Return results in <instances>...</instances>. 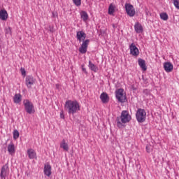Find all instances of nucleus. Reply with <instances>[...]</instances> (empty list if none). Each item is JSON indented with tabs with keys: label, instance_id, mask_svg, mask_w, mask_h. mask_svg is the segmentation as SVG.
<instances>
[{
	"label": "nucleus",
	"instance_id": "f257e3e1",
	"mask_svg": "<svg viewBox=\"0 0 179 179\" xmlns=\"http://www.w3.org/2000/svg\"><path fill=\"white\" fill-rule=\"evenodd\" d=\"M76 38L79 41V43H82L80 47L78 49L79 52L80 54H86L87 52V47H89V43H90V40L86 39V34L83 31H78L76 32Z\"/></svg>",
	"mask_w": 179,
	"mask_h": 179
},
{
	"label": "nucleus",
	"instance_id": "f03ea898",
	"mask_svg": "<svg viewBox=\"0 0 179 179\" xmlns=\"http://www.w3.org/2000/svg\"><path fill=\"white\" fill-rule=\"evenodd\" d=\"M64 108L69 115H74L78 111H80V105L76 100H67L65 102Z\"/></svg>",
	"mask_w": 179,
	"mask_h": 179
},
{
	"label": "nucleus",
	"instance_id": "7ed1b4c3",
	"mask_svg": "<svg viewBox=\"0 0 179 179\" xmlns=\"http://www.w3.org/2000/svg\"><path fill=\"white\" fill-rule=\"evenodd\" d=\"M131 117L129 115V113L127 110L122 111L121 115H120V117L117 118V127L118 128H122L124 127V124H127V122H129L131 121Z\"/></svg>",
	"mask_w": 179,
	"mask_h": 179
},
{
	"label": "nucleus",
	"instance_id": "20e7f679",
	"mask_svg": "<svg viewBox=\"0 0 179 179\" xmlns=\"http://www.w3.org/2000/svg\"><path fill=\"white\" fill-rule=\"evenodd\" d=\"M24 110L27 114H34L36 110L34 109V104L29 99H24L23 101Z\"/></svg>",
	"mask_w": 179,
	"mask_h": 179
},
{
	"label": "nucleus",
	"instance_id": "39448f33",
	"mask_svg": "<svg viewBox=\"0 0 179 179\" xmlns=\"http://www.w3.org/2000/svg\"><path fill=\"white\" fill-rule=\"evenodd\" d=\"M136 118L138 122H145L146 120V111L144 109L138 108L136 113Z\"/></svg>",
	"mask_w": 179,
	"mask_h": 179
},
{
	"label": "nucleus",
	"instance_id": "423d86ee",
	"mask_svg": "<svg viewBox=\"0 0 179 179\" xmlns=\"http://www.w3.org/2000/svg\"><path fill=\"white\" fill-rule=\"evenodd\" d=\"M126 13L130 17H134V15L136 13L135 8L134 6L131 3H126L124 5Z\"/></svg>",
	"mask_w": 179,
	"mask_h": 179
},
{
	"label": "nucleus",
	"instance_id": "0eeeda50",
	"mask_svg": "<svg viewBox=\"0 0 179 179\" xmlns=\"http://www.w3.org/2000/svg\"><path fill=\"white\" fill-rule=\"evenodd\" d=\"M116 99L120 103H125V100H127V97L124 95V90L119 89L116 91Z\"/></svg>",
	"mask_w": 179,
	"mask_h": 179
},
{
	"label": "nucleus",
	"instance_id": "6e6552de",
	"mask_svg": "<svg viewBox=\"0 0 179 179\" xmlns=\"http://www.w3.org/2000/svg\"><path fill=\"white\" fill-rule=\"evenodd\" d=\"M8 176H9V166L6 164L1 167L0 178L1 179H5Z\"/></svg>",
	"mask_w": 179,
	"mask_h": 179
},
{
	"label": "nucleus",
	"instance_id": "1a4fd4ad",
	"mask_svg": "<svg viewBox=\"0 0 179 179\" xmlns=\"http://www.w3.org/2000/svg\"><path fill=\"white\" fill-rule=\"evenodd\" d=\"M130 55L133 57H138L139 55V49L135 45V43H132L129 45Z\"/></svg>",
	"mask_w": 179,
	"mask_h": 179
},
{
	"label": "nucleus",
	"instance_id": "9d476101",
	"mask_svg": "<svg viewBox=\"0 0 179 179\" xmlns=\"http://www.w3.org/2000/svg\"><path fill=\"white\" fill-rule=\"evenodd\" d=\"M36 83V80L32 76H27L25 78V84L28 89H31V86Z\"/></svg>",
	"mask_w": 179,
	"mask_h": 179
},
{
	"label": "nucleus",
	"instance_id": "9b49d317",
	"mask_svg": "<svg viewBox=\"0 0 179 179\" xmlns=\"http://www.w3.org/2000/svg\"><path fill=\"white\" fill-rule=\"evenodd\" d=\"M7 149L9 155L11 156H13V155L16 152V148H15V143H13V142H10V143L8 144Z\"/></svg>",
	"mask_w": 179,
	"mask_h": 179
},
{
	"label": "nucleus",
	"instance_id": "f8f14e48",
	"mask_svg": "<svg viewBox=\"0 0 179 179\" xmlns=\"http://www.w3.org/2000/svg\"><path fill=\"white\" fill-rule=\"evenodd\" d=\"M43 173L45 176H47V177H50L52 174L51 165L49 164H45L43 168Z\"/></svg>",
	"mask_w": 179,
	"mask_h": 179
},
{
	"label": "nucleus",
	"instance_id": "ddd939ff",
	"mask_svg": "<svg viewBox=\"0 0 179 179\" xmlns=\"http://www.w3.org/2000/svg\"><path fill=\"white\" fill-rule=\"evenodd\" d=\"M27 153L28 155L29 159H37V153L36 151H34V150L29 148L27 150Z\"/></svg>",
	"mask_w": 179,
	"mask_h": 179
},
{
	"label": "nucleus",
	"instance_id": "4468645a",
	"mask_svg": "<svg viewBox=\"0 0 179 179\" xmlns=\"http://www.w3.org/2000/svg\"><path fill=\"white\" fill-rule=\"evenodd\" d=\"M174 66H173V64H171L169 62H166L164 64V71H166V72H171L173 69Z\"/></svg>",
	"mask_w": 179,
	"mask_h": 179
},
{
	"label": "nucleus",
	"instance_id": "2eb2a0df",
	"mask_svg": "<svg viewBox=\"0 0 179 179\" xmlns=\"http://www.w3.org/2000/svg\"><path fill=\"white\" fill-rule=\"evenodd\" d=\"M134 30L136 33L139 34V33H142V31H143V27H142V24L139 23V22H137L134 24Z\"/></svg>",
	"mask_w": 179,
	"mask_h": 179
},
{
	"label": "nucleus",
	"instance_id": "dca6fc26",
	"mask_svg": "<svg viewBox=\"0 0 179 179\" xmlns=\"http://www.w3.org/2000/svg\"><path fill=\"white\" fill-rule=\"evenodd\" d=\"M100 99L103 104H106V103H108L110 98L108 97V94L106 92H103L100 95Z\"/></svg>",
	"mask_w": 179,
	"mask_h": 179
},
{
	"label": "nucleus",
	"instance_id": "f3484780",
	"mask_svg": "<svg viewBox=\"0 0 179 179\" xmlns=\"http://www.w3.org/2000/svg\"><path fill=\"white\" fill-rule=\"evenodd\" d=\"M0 19L1 20H6L8 19V11L6 10H0Z\"/></svg>",
	"mask_w": 179,
	"mask_h": 179
},
{
	"label": "nucleus",
	"instance_id": "a211bd4d",
	"mask_svg": "<svg viewBox=\"0 0 179 179\" xmlns=\"http://www.w3.org/2000/svg\"><path fill=\"white\" fill-rule=\"evenodd\" d=\"M138 62L140 68H141L143 71H146V69H148V67H146V62L144 59H138Z\"/></svg>",
	"mask_w": 179,
	"mask_h": 179
},
{
	"label": "nucleus",
	"instance_id": "6ab92c4d",
	"mask_svg": "<svg viewBox=\"0 0 179 179\" xmlns=\"http://www.w3.org/2000/svg\"><path fill=\"white\" fill-rule=\"evenodd\" d=\"M60 148L66 152H68L69 150V145L66 143L65 139H63L62 143H60Z\"/></svg>",
	"mask_w": 179,
	"mask_h": 179
},
{
	"label": "nucleus",
	"instance_id": "aec40b11",
	"mask_svg": "<svg viewBox=\"0 0 179 179\" xmlns=\"http://www.w3.org/2000/svg\"><path fill=\"white\" fill-rule=\"evenodd\" d=\"M22 101V94H15L13 97V102L15 104H19Z\"/></svg>",
	"mask_w": 179,
	"mask_h": 179
},
{
	"label": "nucleus",
	"instance_id": "412c9836",
	"mask_svg": "<svg viewBox=\"0 0 179 179\" xmlns=\"http://www.w3.org/2000/svg\"><path fill=\"white\" fill-rule=\"evenodd\" d=\"M88 67L90 70L93 71V72H97V71H99V67L93 64L92 61H89Z\"/></svg>",
	"mask_w": 179,
	"mask_h": 179
},
{
	"label": "nucleus",
	"instance_id": "4be33fe9",
	"mask_svg": "<svg viewBox=\"0 0 179 179\" xmlns=\"http://www.w3.org/2000/svg\"><path fill=\"white\" fill-rule=\"evenodd\" d=\"M81 19H83V22H86L89 19V15L86 11H82L80 13Z\"/></svg>",
	"mask_w": 179,
	"mask_h": 179
},
{
	"label": "nucleus",
	"instance_id": "5701e85b",
	"mask_svg": "<svg viewBox=\"0 0 179 179\" xmlns=\"http://www.w3.org/2000/svg\"><path fill=\"white\" fill-rule=\"evenodd\" d=\"M114 12H115V6L111 3L108 8V15H113Z\"/></svg>",
	"mask_w": 179,
	"mask_h": 179
},
{
	"label": "nucleus",
	"instance_id": "b1692460",
	"mask_svg": "<svg viewBox=\"0 0 179 179\" xmlns=\"http://www.w3.org/2000/svg\"><path fill=\"white\" fill-rule=\"evenodd\" d=\"M160 19L162 20H169V15H167L166 13H162L159 14Z\"/></svg>",
	"mask_w": 179,
	"mask_h": 179
},
{
	"label": "nucleus",
	"instance_id": "393cba45",
	"mask_svg": "<svg viewBox=\"0 0 179 179\" xmlns=\"http://www.w3.org/2000/svg\"><path fill=\"white\" fill-rule=\"evenodd\" d=\"M20 136L19 131L17 130H14L13 131V138L14 139H17Z\"/></svg>",
	"mask_w": 179,
	"mask_h": 179
},
{
	"label": "nucleus",
	"instance_id": "a878e982",
	"mask_svg": "<svg viewBox=\"0 0 179 179\" xmlns=\"http://www.w3.org/2000/svg\"><path fill=\"white\" fill-rule=\"evenodd\" d=\"M73 2L76 6H80L82 5V0H73Z\"/></svg>",
	"mask_w": 179,
	"mask_h": 179
},
{
	"label": "nucleus",
	"instance_id": "bb28decb",
	"mask_svg": "<svg viewBox=\"0 0 179 179\" xmlns=\"http://www.w3.org/2000/svg\"><path fill=\"white\" fill-rule=\"evenodd\" d=\"M173 2V5L176 9L179 10V0H172Z\"/></svg>",
	"mask_w": 179,
	"mask_h": 179
},
{
	"label": "nucleus",
	"instance_id": "cd10ccee",
	"mask_svg": "<svg viewBox=\"0 0 179 179\" xmlns=\"http://www.w3.org/2000/svg\"><path fill=\"white\" fill-rule=\"evenodd\" d=\"M6 34L12 36V29H10V27L6 28Z\"/></svg>",
	"mask_w": 179,
	"mask_h": 179
},
{
	"label": "nucleus",
	"instance_id": "c85d7f7f",
	"mask_svg": "<svg viewBox=\"0 0 179 179\" xmlns=\"http://www.w3.org/2000/svg\"><path fill=\"white\" fill-rule=\"evenodd\" d=\"M20 72H21L22 76H26V70L24 69V68H21Z\"/></svg>",
	"mask_w": 179,
	"mask_h": 179
},
{
	"label": "nucleus",
	"instance_id": "c756f323",
	"mask_svg": "<svg viewBox=\"0 0 179 179\" xmlns=\"http://www.w3.org/2000/svg\"><path fill=\"white\" fill-rule=\"evenodd\" d=\"M60 118L62 120H65V116L64 115V110H61L60 112Z\"/></svg>",
	"mask_w": 179,
	"mask_h": 179
},
{
	"label": "nucleus",
	"instance_id": "7c9ffc66",
	"mask_svg": "<svg viewBox=\"0 0 179 179\" xmlns=\"http://www.w3.org/2000/svg\"><path fill=\"white\" fill-rule=\"evenodd\" d=\"M82 71L84 72V73L87 75V71H86V68L83 67V66H82Z\"/></svg>",
	"mask_w": 179,
	"mask_h": 179
},
{
	"label": "nucleus",
	"instance_id": "2f4dec72",
	"mask_svg": "<svg viewBox=\"0 0 179 179\" xmlns=\"http://www.w3.org/2000/svg\"><path fill=\"white\" fill-rule=\"evenodd\" d=\"M49 29H50V33H54V27H53L50 26Z\"/></svg>",
	"mask_w": 179,
	"mask_h": 179
},
{
	"label": "nucleus",
	"instance_id": "473e14b6",
	"mask_svg": "<svg viewBox=\"0 0 179 179\" xmlns=\"http://www.w3.org/2000/svg\"><path fill=\"white\" fill-rule=\"evenodd\" d=\"M146 151L148 152V153H150V147H149V145L146 146Z\"/></svg>",
	"mask_w": 179,
	"mask_h": 179
},
{
	"label": "nucleus",
	"instance_id": "72a5a7b5",
	"mask_svg": "<svg viewBox=\"0 0 179 179\" xmlns=\"http://www.w3.org/2000/svg\"><path fill=\"white\" fill-rule=\"evenodd\" d=\"M55 87H56V89H59V84H56Z\"/></svg>",
	"mask_w": 179,
	"mask_h": 179
},
{
	"label": "nucleus",
	"instance_id": "f704fd0d",
	"mask_svg": "<svg viewBox=\"0 0 179 179\" xmlns=\"http://www.w3.org/2000/svg\"><path fill=\"white\" fill-rule=\"evenodd\" d=\"M113 29H115V24H113Z\"/></svg>",
	"mask_w": 179,
	"mask_h": 179
}]
</instances>
